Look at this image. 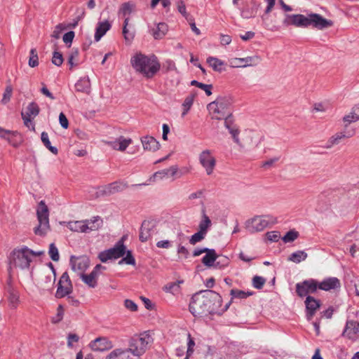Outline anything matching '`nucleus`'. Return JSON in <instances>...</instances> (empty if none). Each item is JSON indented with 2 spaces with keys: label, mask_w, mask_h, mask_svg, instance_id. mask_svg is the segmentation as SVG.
I'll return each mask as SVG.
<instances>
[{
  "label": "nucleus",
  "mask_w": 359,
  "mask_h": 359,
  "mask_svg": "<svg viewBox=\"0 0 359 359\" xmlns=\"http://www.w3.org/2000/svg\"><path fill=\"white\" fill-rule=\"evenodd\" d=\"M222 296L211 290H201L195 293L189 305V311L195 317L206 316L208 314L221 315L229 308L232 303L230 300L222 308Z\"/></svg>",
  "instance_id": "obj_1"
},
{
  "label": "nucleus",
  "mask_w": 359,
  "mask_h": 359,
  "mask_svg": "<svg viewBox=\"0 0 359 359\" xmlns=\"http://www.w3.org/2000/svg\"><path fill=\"white\" fill-rule=\"evenodd\" d=\"M283 23L285 26L294 25L297 27L312 25L318 29H323L333 25L331 20H327L318 13H311L307 16L302 14L287 15Z\"/></svg>",
  "instance_id": "obj_2"
},
{
  "label": "nucleus",
  "mask_w": 359,
  "mask_h": 359,
  "mask_svg": "<svg viewBox=\"0 0 359 359\" xmlns=\"http://www.w3.org/2000/svg\"><path fill=\"white\" fill-rule=\"evenodd\" d=\"M130 64L136 72L147 79H152L161 69V63L154 54L136 53L131 57Z\"/></svg>",
  "instance_id": "obj_3"
},
{
  "label": "nucleus",
  "mask_w": 359,
  "mask_h": 359,
  "mask_svg": "<svg viewBox=\"0 0 359 359\" xmlns=\"http://www.w3.org/2000/svg\"><path fill=\"white\" fill-rule=\"evenodd\" d=\"M29 248L23 245L22 248H14L8 257L10 269L12 266L28 269L32 262V258L28 253Z\"/></svg>",
  "instance_id": "obj_4"
},
{
  "label": "nucleus",
  "mask_w": 359,
  "mask_h": 359,
  "mask_svg": "<svg viewBox=\"0 0 359 359\" xmlns=\"http://www.w3.org/2000/svg\"><path fill=\"white\" fill-rule=\"evenodd\" d=\"M36 217L39 224L34 228L36 236H45L50 230L49 210L44 201H41L36 209Z\"/></svg>",
  "instance_id": "obj_5"
},
{
  "label": "nucleus",
  "mask_w": 359,
  "mask_h": 359,
  "mask_svg": "<svg viewBox=\"0 0 359 359\" xmlns=\"http://www.w3.org/2000/svg\"><path fill=\"white\" fill-rule=\"evenodd\" d=\"M232 104V98L230 96H219L215 101L209 103L207 108L214 114L219 116L212 117L217 120H222L228 114H231L230 107Z\"/></svg>",
  "instance_id": "obj_6"
},
{
  "label": "nucleus",
  "mask_w": 359,
  "mask_h": 359,
  "mask_svg": "<svg viewBox=\"0 0 359 359\" xmlns=\"http://www.w3.org/2000/svg\"><path fill=\"white\" fill-rule=\"evenodd\" d=\"M149 339V335L135 336L130 339L127 350L133 355L140 357L145 353Z\"/></svg>",
  "instance_id": "obj_7"
},
{
  "label": "nucleus",
  "mask_w": 359,
  "mask_h": 359,
  "mask_svg": "<svg viewBox=\"0 0 359 359\" xmlns=\"http://www.w3.org/2000/svg\"><path fill=\"white\" fill-rule=\"evenodd\" d=\"M123 237L121 238L113 248L100 252L98 255L100 260L105 263L109 259L123 257L126 254V246L123 243Z\"/></svg>",
  "instance_id": "obj_8"
},
{
  "label": "nucleus",
  "mask_w": 359,
  "mask_h": 359,
  "mask_svg": "<svg viewBox=\"0 0 359 359\" xmlns=\"http://www.w3.org/2000/svg\"><path fill=\"white\" fill-rule=\"evenodd\" d=\"M250 225H248L250 232H258L263 231L265 228L274 224L276 219L270 215L257 216L251 219Z\"/></svg>",
  "instance_id": "obj_9"
},
{
  "label": "nucleus",
  "mask_w": 359,
  "mask_h": 359,
  "mask_svg": "<svg viewBox=\"0 0 359 359\" xmlns=\"http://www.w3.org/2000/svg\"><path fill=\"white\" fill-rule=\"evenodd\" d=\"M297 295L301 298L314 294L318 290L317 280L309 278L297 283L295 285Z\"/></svg>",
  "instance_id": "obj_10"
},
{
  "label": "nucleus",
  "mask_w": 359,
  "mask_h": 359,
  "mask_svg": "<svg viewBox=\"0 0 359 359\" xmlns=\"http://www.w3.org/2000/svg\"><path fill=\"white\" fill-rule=\"evenodd\" d=\"M199 161L208 175H211L214 170L216 160L210 154V150L203 151L199 156Z\"/></svg>",
  "instance_id": "obj_11"
},
{
  "label": "nucleus",
  "mask_w": 359,
  "mask_h": 359,
  "mask_svg": "<svg viewBox=\"0 0 359 359\" xmlns=\"http://www.w3.org/2000/svg\"><path fill=\"white\" fill-rule=\"evenodd\" d=\"M304 304L306 306V318L308 320H311L313 318L317 310L320 309L321 306V302L319 299H317L315 297L309 295L306 297L304 301Z\"/></svg>",
  "instance_id": "obj_12"
},
{
  "label": "nucleus",
  "mask_w": 359,
  "mask_h": 359,
  "mask_svg": "<svg viewBox=\"0 0 359 359\" xmlns=\"http://www.w3.org/2000/svg\"><path fill=\"white\" fill-rule=\"evenodd\" d=\"M89 259L86 256L76 257L72 255L70 257L69 264L72 269L74 271H85L89 266Z\"/></svg>",
  "instance_id": "obj_13"
},
{
  "label": "nucleus",
  "mask_w": 359,
  "mask_h": 359,
  "mask_svg": "<svg viewBox=\"0 0 359 359\" xmlns=\"http://www.w3.org/2000/svg\"><path fill=\"white\" fill-rule=\"evenodd\" d=\"M126 187L127 184L126 183L116 181L102 187L97 194V196H108L121 191Z\"/></svg>",
  "instance_id": "obj_14"
},
{
  "label": "nucleus",
  "mask_w": 359,
  "mask_h": 359,
  "mask_svg": "<svg viewBox=\"0 0 359 359\" xmlns=\"http://www.w3.org/2000/svg\"><path fill=\"white\" fill-rule=\"evenodd\" d=\"M223 119L224 120V126L231 135L234 142L239 144L240 140L238 138V135L240 134V130L236 125L234 124V119L232 114H228V115Z\"/></svg>",
  "instance_id": "obj_15"
},
{
  "label": "nucleus",
  "mask_w": 359,
  "mask_h": 359,
  "mask_svg": "<svg viewBox=\"0 0 359 359\" xmlns=\"http://www.w3.org/2000/svg\"><path fill=\"white\" fill-rule=\"evenodd\" d=\"M90 348L94 351L103 352L109 350L113 345L106 337H97L90 343Z\"/></svg>",
  "instance_id": "obj_16"
},
{
  "label": "nucleus",
  "mask_w": 359,
  "mask_h": 359,
  "mask_svg": "<svg viewBox=\"0 0 359 359\" xmlns=\"http://www.w3.org/2000/svg\"><path fill=\"white\" fill-rule=\"evenodd\" d=\"M318 290L324 291H330L331 290H336L341 287V283L337 277H328L325 278L323 281L318 282L317 280Z\"/></svg>",
  "instance_id": "obj_17"
},
{
  "label": "nucleus",
  "mask_w": 359,
  "mask_h": 359,
  "mask_svg": "<svg viewBox=\"0 0 359 359\" xmlns=\"http://www.w3.org/2000/svg\"><path fill=\"white\" fill-rule=\"evenodd\" d=\"M154 227L155 223L153 221L144 220L140 229V241L142 243L147 241L151 237Z\"/></svg>",
  "instance_id": "obj_18"
},
{
  "label": "nucleus",
  "mask_w": 359,
  "mask_h": 359,
  "mask_svg": "<svg viewBox=\"0 0 359 359\" xmlns=\"http://www.w3.org/2000/svg\"><path fill=\"white\" fill-rule=\"evenodd\" d=\"M259 61L257 56L246 57L243 58H233L231 61V67L233 68L247 67L256 65Z\"/></svg>",
  "instance_id": "obj_19"
},
{
  "label": "nucleus",
  "mask_w": 359,
  "mask_h": 359,
  "mask_svg": "<svg viewBox=\"0 0 359 359\" xmlns=\"http://www.w3.org/2000/svg\"><path fill=\"white\" fill-rule=\"evenodd\" d=\"M178 170V168L177 165H172L167 169H163L159 171L156 172L149 179V182H154L156 180H162L167 176H175Z\"/></svg>",
  "instance_id": "obj_20"
},
{
  "label": "nucleus",
  "mask_w": 359,
  "mask_h": 359,
  "mask_svg": "<svg viewBox=\"0 0 359 359\" xmlns=\"http://www.w3.org/2000/svg\"><path fill=\"white\" fill-rule=\"evenodd\" d=\"M5 134H4V137L2 139H5L8 141V142L14 147H19L22 142V137L21 134L17 130H6Z\"/></svg>",
  "instance_id": "obj_21"
},
{
  "label": "nucleus",
  "mask_w": 359,
  "mask_h": 359,
  "mask_svg": "<svg viewBox=\"0 0 359 359\" xmlns=\"http://www.w3.org/2000/svg\"><path fill=\"white\" fill-rule=\"evenodd\" d=\"M6 290L8 293V299L13 307H16L19 302V294L18 291L14 288L10 278L7 281Z\"/></svg>",
  "instance_id": "obj_22"
},
{
  "label": "nucleus",
  "mask_w": 359,
  "mask_h": 359,
  "mask_svg": "<svg viewBox=\"0 0 359 359\" xmlns=\"http://www.w3.org/2000/svg\"><path fill=\"white\" fill-rule=\"evenodd\" d=\"M141 142L144 150L155 151L160 147V143L151 136H144L141 137Z\"/></svg>",
  "instance_id": "obj_23"
},
{
  "label": "nucleus",
  "mask_w": 359,
  "mask_h": 359,
  "mask_svg": "<svg viewBox=\"0 0 359 359\" xmlns=\"http://www.w3.org/2000/svg\"><path fill=\"white\" fill-rule=\"evenodd\" d=\"M204 253H205V255L201 259L202 263L208 268L213 267L215 262L218 258V255L215 250L206 248V251Z\"/></svg>",
  "instance_id": "obj_24"
},
{
  "label": "nucleus",
  "mask_w": 359,
  "mask_h": 359,
  "mask_svg": "<svg viewBox=\"0 0 359 359\" xmlns=\"http://www.w3.org/2000/svg\"><path fill=\"white\" fill-rule=\"evenodd\" d=\"M111 27V25L108 20L99 22L95 29V41H99L101 38L109 31Z\"/></svg>",
  "instance_id": "obj_25"
},
{
  "label": "nucleus",
  "mask_w": 359,
  "mask_h": 359,
  "mask_svg": "<svg viewBox=\"0 0 359 359\" xmlns=\"http://www.w3.org/2000/svg\"><path fill=\"white\" fill-rule=\"evenodd\" d=\"M359 333V323L355 320H347L342 336L351 339L352 334Z\"/></svg>",
  "instance_id": "obj_26"
},
{
  "label": "nucleus",
  "mask_w": 359,
  "mask_h": 359,
  "mask_svg": "<svg viewBox=\"0 0 359 359\" xmlns=\"http://www.w3.org/2000/svg\"><path fill=\"white\" fill-rule=\"evenodd\" d=\"M168 26L165 22H159L156 28L149 30L150 34L155 39H161L168 32Z\"/></svg>",
  "instance_id": "obj_27"
},
{
  "label": "nucleus",
  "mask_w": 359,
  "mask_h": 359,
  "mask_svg": "<svg viewBox=\"0 0 359 359\" xmlns=\"http://www.w3.org/2000/svg\"><path fill=\"white\" fill-rule=\"evenodd\" d=\"M73 292V285L57 283L55 294L56 299L64 298Z\"/></svg>",
  "instance_id": "obj_28"
},
{
  "label": "nucleus",
  "mask_w": 359,
  "mask_h": 359,
  "mask_svg": "<svg viewBox=\"0 0 359 359\" xmlns=\"http://www.w3.org/2000/svg\"><path fill=\"white\" fill-rule=\"evenodd\" d=\"M105 359H131L127 348H116L111 351Z\"/></svg>",
  "instance_id": "obj_29"
},
{
  "label": "nucleus",
  "mask_w": 359,
  "mask_h": 359,
  "mask_svg": "<svg viewBox=\"0 0 359 359\" xmlns=\"http://www.w3.org/2000/svg\"><path fill=\"white\" fill-rule=\"evenodd\" d=\"M75 90L77 92L83 93L88 94L90 90V79L87 77L80 79L75 83Z\"/></svg>",
  "instance_id": "obj_30"
},
{
  "label": "nucleus",
  "mask_w": 359,
  "mask_h": 359,
  "mask_svg": "<svg viewBox=\"0 0 359 359\" xmlns=\"http://www.w3.org/2000/svg\"><path fill=\"white\" fill-rule=\"evenodd\" d=\"M206 62L215 72H222L224 71L223 66L225 65V62L217 57L210 56L207 58Z\"/></svg>",
  "instance_id": "obj_31"
},
{
  "label": "nucleus",
  "mask_w": 359,
  "mask_h": 359,
  "mask_svg": "<svg viewBox=\"0 0 359 359\" xmlns=\"http://www.w3.org/2000/svg\"><path fill=\"white\" fill-rule=\"evenodd\" d=\"M68 227L72 231L83 233L88 231V224H86V221L70 222L68 224Z\"/></svg>",
  "instance_id": "obj_32"
},
{
  "label": "nucleus",
  "mask_w": 359,
  "mask_h": 359,
  "mask_svg": "<svg viewBox=\"0 0 359 359\" xmlns=\"http://www.w3.org/2000/svg\"><path fill=\"white\" fill-rule=\"evenodd\" d=\"M97 277V275L95 274V272L93 271H91L89 274L81 273L80 275V278L83 282L92 288H95L97 285L96 280Z\"/></svg>",
  "instance_id": "obj_33"
},
{
  "label": "nucleus",
  "mask_w": 359,
  "mask_h": 359,
  "mask_svg": "<svg viewBox=\"0 0 359 359\" xmlns=\"http://www.w3.org/2000/svg\"><path fill=\"white\" fill-rule=\"evenodd\" d=\"M197 95V91L193 90L190 95H189L184 100L182 107H183V112L182 114V116H184L187 112L189 111L190 108L191 107L195 97Z\"/></svg>",
  "instance_id": "obj_34"
},
{
  "label": "nucleus",
  "mask_w": 359,
  "mask_h": 359,
  "mask_svg": "<svg viewBox=\"0 0 359 359\" xmlns=\"http://www.w3.org/2000/svg\"><path fill=\"white\" fill-rule=\"evenodd\" d=\"M351 137V134H348V135H342L341 133H337L335 135H332L327 141L326 148H331L333 145H336L339 144L341 140L345 138Z\"/></svg>",
  "instance_id": "obj_35"
},
{
  "label": "nucleus",
  "mask_w": 359,
  "mask_h": 359,
  "mask_svg": "<svg viewBox=\"0 0 359 359\" xmlns=\"http://www.w3.org/2000/svg\"><path fill=\"white\" fill-rule=\"evenodd\" d=\"M184 283L183 280H177L165 285L163 290L165 292H170L174 295L180 292V285Z\"/></svg>",
  "instance_id": "obj_36"
},
{
  "label": "nucleus",
  "mask_w": 359,
  "mask_h": 359,
  "mask_svg": "<svg viewBox=\"0 0 359 359\" xmlns=\"http://www.w3.org/2000/svg\"><path fill=\"white\" fill-rule=\"evenodd\" d=\"M307 257L308 255L305 251L297 250L290 254L287 260L296 264H299L301 262L304 261L307 258Z\"/></svg>",
  "instance_id": "obj_37"
},
{
  "label": "nucleus",
  "mask_w": 359,
  "mask_h": 359,
  "mask_svg": "<svg viewBox=\"0 0 359 359\" xmlns=\"http://www.w3.org/2000/svg\"><path fill=\"white\" fill-rule=\"evenodd\" d=\"M86 224H88V231L98 230L103 224V220L100 216H95L90 219L86 220Z\"/></svg>",
  "instance_id": "obj_38"
},
{
  "label": "nucleus",
  "mask_w": 359,
  "mask_h": 359,
  "mask_svg": "<svg viewBox=\"0 0 359 359\" xmlns=\"http://www.w3.org/2000/svg\"><path fill=\"white\" fill-rule=\"evenodd\" d=\"M212 222L209 217L205 214V210H203L202 219L201 220L198 227L199 231L205 233H208V229L211 226Z\"/></svg>",
  "instance_id": "obj_39"
},
{
  "label": "nucleus",
  "mask_w": 359,
  "mask_h": 359,
  "mask_svg": "<svg viewBox=\"0 0 359 359\" xmlns=\"http://www.w3.org/2000/svg\"><path fill=\"white\" fill-rule=\"evenodd\" d=\"M39 111L40 109L39 105L35 102H32L28 104L26 111L23 112V114L28 117L34 118L39 115Z\"/></svg>",
  "instance_id": "obj_40"
},
{
  "label": "nucleus",
  "mask_w": 359,
  "mask_h": 359,
  "mask_svg": "<svg viewBox=\"0 0 359 359\" xmlns=\"http://www.w3.org/2000/svg\"><path fill=\"white\" fill-rule=\"evenodd\" d=\"M135 8V4L133 1L125 2L121 4L118 13L126 16L130 15Z\"/></svg>",
  "instance_id": "obj_41"
},
{
  "label": "nucleus",
  "mask_w": 359,
  "mask_h": 359,
  "mask_svg": "<svg viewBox=\"0 0 359 359\" xmlns=\"http://www.w3.org/2000/svg\"><path fill=\"white\" fill-rule=\"evenodd\" d=\"M253 294H254V292H252V291L245 292V291L240 290L238 289H232L230 290V295L231 296V300H232V301H233V298H237V299H246L248 297L252 295Z\"/></svg>",
  "instance_id": "obj_42"
},
{
  "label": "nucleus",
  "mask_w": 359,
  "mask_h": 359,
  "mask_svg": "<svg viewBox=\"0 0 359 359\" xmlns=\"http://www.w3.org/2000/svg\"><path fill=\"white\" fill-rule=\"evenodd\" d=\"M41 140L44 144V146L53 154H57L58 149L57 147L51 145L50 142L49 140L48 135L46 132H42L41 135Z\"/></svg>",
  "instance_id": "obj_43"
},
{
  "label": "nucleus",
  "mask_w": 359,
  "mask_h": 359,
  "mask_svg": "<svg viewBox=\"0 0 359 359\" xmlns=\"http://www.w3.org/2000/svg\"><path fill=\"white\" fill-rule=\"evenodd\" d=\"M126 264L128 265H133L135 266L136 264L135 259L134 256L133 255L131 250H126V256L123 257L121 260L118 262L119 265H122L123 264Z\"/></svg>",
  "instance_id": "obj_44"
},
{
  "label": "nucleus",
  "mask_w": 359,
  "mask_h": 359,
  "mask_svg": "<svg viewBox=\"0 0 359 359\" xmlns=\"http://www.w3.org/2000/svg\"><path fill=\"white\" fill-rule=\"evenodd\" d=\"M131 142V139H126L123 136H121L119 138H118L116 141L114 142V144H118L117 150L123 151L126 150V149Z\"/></svg>",
  "instance_id": "obj_45"
},
{
  "label": "nucleus",
  "mask_w": 359,
  "mask_h": 359,
  "mask_svg": "<svg viewBox=\"0 0 359 359\" xmlns=\"http://www.w3.org/2000/svg\"><path fill=\"white\" fill-rule=\"evenodd\" d=\"M229 264V259L227 257L218 255V258L215 262V265H213V267L219 269H223L228 266Z\"/></svg>",
  "instance_id": "obj_46"
},
{
  "label": "nucleus",
  "mask_w": 359,
  "mask_h": 359,
  "mask_svg": "<svg viewBox=\"0 0 359 359\" xmlns=\"http://www.w3.org/2000/svg\"><path fill=\"white\" fill-rule=\"evenodd\" d=\"M128 22H129V18L127 17L125 18L124 22H123V27L122 32H123V37H124L126 41L130 43L134 38V34L129 32V31L127 28Z\"/></svg>",
  "instance_id": "obj_47"
},
{
  "label": "nucleus",
  "mask_w": 359,
  "mask_h": 359,
  "mask_svg": "<svg viewBox=\"0 0 359 359\" xmlns=\"http://www.w3.org/2000/svg\"><path fill=\"white\" fill-rule=\"evenodd\" d=\"M28 65L30 67H35L39 65V57L36 48L30 50Z\"/></svg>",
  "instance_id": "obj_48"
},
{
  "label": "nucleus",
  "mask_w": 359,
  "mask_h": 359,
  "mask_svg": "<svg viewBox=\"0 0 359 359\" xmlns=\"http://www.w3.org/2000/svg\"><path fill=\"white\" fill-rule=\"evenodd\" d=\"M48 255L50 259L54 262H57L60 259V255L58 252V249L55 245V243H52L49 245L48 249Z\"/></svg>",
  "instance_id": "obj_49"
},
{
  "label": "nucleus",
  "mask_w": 359,
  "mask_h": 359,
  "mask_svg": "<svg viewBox=\"0 0 359 359\" xmlns=\"http://www.w3.org/2000/svg\"><path fill=\"white\" fill-rule=\"evenodd\" d=\"M299 232L292 229L287 231L285 235L282 238L284 243L293 242L299 237Z\"/></svg>",
  "instance_id": "obj_50"
},
{
  "label": "nucleus",
  "mask_w": 359,
  "mask_h": 359,
  "mask_svg": "<svg viewBox=\"0 0 359 359\" xmlns=\"http://www.w3.org/2000/svg\"><path fill=\"white\" fill-rule=\"evenodd\" d=\"M205 236L206 235L205 233L198 231L189 238V243L194 245L196 243L202 241L205 238Z\"/></svg>",
  "instance_id": "obj_51"
},
{
  "label": "nucleus",
  "mask_w": 359,
  "mask_h": 359,
  "mask_svg": "<svg viewBox=\"0 0 359 359\" xmlns=\"http://www.w3.org/2000/svg\"><path fill=\"white\" fill-rule=\"evenodd\" d=\"M265 283L266 278L262 276H255L252 278V286L256 289H262Z\"/></svg>",
  "instance_id": "obj_52"
},
{
  "label": "nucleus",
  "mask_w": 359,
  "mask_h": 359,
  "mask_svg": "<svg viewBox=\"0 0 359 359\" xmlns=\"http://www.w3.org/2000/svg\"><path fill=\"white\" fill-rule=\"evenodd\" d=\"M64 316V306L62 304H59L57 308V313L56 316L53 317L51 319V322L54 324H57L60 323Z\"/></svg>",
  "instance_id": "obj_53"
},
{
  "label": "nucleus",
  "mask_w": 359,
  "mask_h": 359,
  "mask_svg": "<svg viewBox=\"0 0 359 359\" xmlns=\"http://www.w3.org/2000/svg\"><path fill=\"white\" fill-rule=\"evenodd\" d=\"M187 356L184 359H188V358L194 352V346H195L194 339L192 338L190 333L187 334Z\"/></svg>",
  "instance_id": "obj_54"
},
{
  "label": "nucleus",
  "mask_w": 359,
  "mask_h": 359,
  "mask_svg": "<svg viewBox=\"0 0 359 359\" xmlns=\"http://www.w3.org/2000/svg\"><path fill=\"white\" fill-rule=\"evenodd\" d=\"M63 56L60 52L54 51L53 53L52 63L55 66L60 67L63 63Z\"/></svg>",
  "instance_id": "obj_55"
},
{
  "label": "nucleus",
  "mask_w": 359,
  "mask_h": 359,
  "mask_svg": "<svg viewBox=\"0 0 359 359\" xmlns=\"http://www.w3.org/2000/svg\"><path fill=\"white\" fill-rule=\"evenodd\" d=\"M12 92H13L12 86L11 85L7 86L5 89V91L4 93L3 98L1 100L2 104H6L10 101L11 95H12Z\"/></svg>",
  "instance_id": "obj_56"
},
{
  "label": "nucleus",
  "mask_w": 359,
  "mask_h": 359,
  "mask_svg": "<svg viewBox=\"0 0 359 359\" xmlns=\"http://www.w3.org/2000/svg\"><path fill=\"white\" fill-rule=\"evenodd\" d=\"M267 239L271 242H278L280 238V232L278 231H269L266 233Z\"/></svg>",
  "instance_id": "obj_57"
},
{
  "label": "nucleus",
  "mask_w": 359,
  "mask_h": 359,
  "mask_svg": "<svg viewBox=\"0 0 359 359\" xmlns=\"http://www.w3.org/2000/svg\"><path fill=\"white\" fill-rule=\"evenodd\" d=\"M74 36H75V33L74 31H69V32L65 33L62 37L64 43H66L67 45L69 44L68 46H70V45L72 44V43L73 41Z\"/></svg>",
  "instance_id": "obj_58"
},
{
  "label": "nucleus",
  "mask_w": 359,
  "mask_h": 359,
  "mask_svg": "<svg viewBox=\"0 0 359 359\" xmlns=\"http://www.w3.org/2000/svg\"><path fill=\"white\" fill-rule=\"evenodd\" d=\"M59 122L62 128L67 129L69 127V121L63 112L59 115Z\"/></svg>",
  "instance_id": "obj_59"
},
{
  "label": "nucleus",
  "mask_w": 359,
  "mask_h": 359,
  "mask_svg": "<svg viewBox=\"0 0 359 359\" xmlns=\"http://www.w3.org/2000/svg\"><path fill=\"white\" fill-rule=\"evenodd\" d=\"M124 306L131 311H136L138 309L137 305L130 299H126L124 301Z\"/></svg>",
  "instance_id": "obj_60"
},
{
  "label": "nucleus",
  "mask_w": 359,
  "mask_h": 359,
  "mask_svg": "<svg viewBox=\"0 0 359 359\" xmlns=\"http://www.w3.org/2000/svg\"><path fill=\"white\" fill-rule=\"evenodd\" d=\"M57 283L72 285V280L69 278V276L67 271L64 272L62 274Z\"/></svg>",
  "instance_id": "obj_61"
},
{
  "label": "nucleus",
  "mask_w": 359,
  "mask_h": 359,
  "mask_svg": "<svg viewBox=\"0 0 359 359\" xmlns=\"http://www.w3.org/2000/svg\"><path fill=\"white\" fill-rule=\"evenodd\" d=\"M86 15V13L84 10H82L81 13L73 20L72 23H70L68 27L70 28H75L79 22L84 18Z\"/></svg>",
  "instance_id": "obj_62"
},
{
  "label": "nucleus",
  "mask_w": 359,
  "mask_h": 359,
  "mask_svg": "<svg viewBox=\"0 0 359 359\" xmlns=\"http://www.w3.org/2000/svg\"><path fill=\"white\" fill-rule=\"evenodd\" d=\"M79 340V337L76 334L70 333L67 337V346L70 348L73 346L72 342H77Z\"/></svg>",
  "instance_id": "obj_63"
},
{
  "label": "nucleus",
  "mask_w": 359,
  "mask_h": 359,
  "mask_svg": "<svg viewBox=\"0 0 359 359\" xmlns=\"http://www.w3.org/2000/svg\"><path fill=\"white\" fill-rule=\"evenodd\" d=\"M177 252L179 255H183V257L185 259H187L189 255V252L187 248H186L184 245H182L181 244L178 245Z\"/></svg>",
  "instance_id": "obj_64"
}]
</instances>
